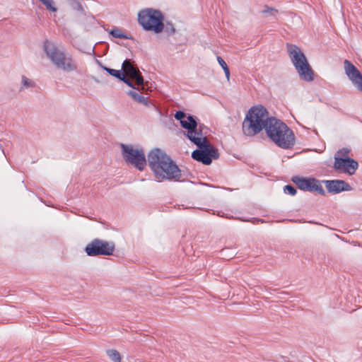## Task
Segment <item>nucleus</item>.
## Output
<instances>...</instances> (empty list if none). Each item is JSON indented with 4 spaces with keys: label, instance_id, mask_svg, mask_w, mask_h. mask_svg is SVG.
<instances>
[{
    "label": "nucleus",
    "instance_id": "f257e3e1",
    "mask_svg": "<svg viewBox=\"0 0 362 362\" xmlns=\"http://www.w3.org/2000/svg\"><path fill=\"white\" fill-rule=\"evenodd\" d=\"M148 162L157 181L181 180L180 169L164 151L160 148L151 150L148 154Z\"/></svg>",
    "mask_w": 362,
    "mask_h": 362
},
{
    "label": "nucleus",
    "instance_id": "f03ea898",
    "mask_svg": "<svg viewBox=\"0 0 362 362\" xmlns=\"http://www.w3.org/2000/svg\"><path fill=\"white\" fill-rule=\"evenodd\" d=\"M43 47L47 57L57 69L66 73L78 71V66L72 54L48 40Z\"/></svg>",
    "mask_w": 362,
    "mask_h": 362
},
{
    "label": "nucleus",
    "instance_id": "7ed1b4c3",
    "mask_svg": "<svg viewBox=\"0 0 362 362\" xmlns=\"http://www.w3.org/2000/svg\"><path fill=\"white\" fill-rule=\"evenodd\" d=\"M267 110L262 105L252 107L243 122V132L246 136H252L267 128L269 120Z\"/></svg>",
    "mask_w": 362,
    "mask_h": 362
},
{
    "label": "nucleus",
    "instance_id": "20e7f679",
    "mask_svg": "<svg viewBox=\"0 0 362 362\" xmlns=\"http://www.w3.org/2000/svg\"><path fill=\"white\" fill-rule=\"evenodd\" d=\"M265 130L267 136L279 147L289 148L294 145L293 132L281 120L271 117Z\"/></svg>",
    "mask_w": 362,
    "mask_h": 362
},
{
    "label": "nucleus",
    "instance_id": "39448f33",
    "mask_svg": "<svg viewBox=\"0 0 362 362\" xmlns=\"http://www.w3.org/2000/svg\"><path fill=\"white\" fill-rule=\"evenodd\" d=\"M289 58L300 78L306 82L314 80V71L300 49L295 45H287Z\"/></svg>",
    "mask_w": 362,
    "mask_h": 362
},
{
    "label": "nucleus",
    "instance_id": "423d86ee",
    "mask_svg": "<svg viewBox=\"0 0 362 362\" xmlns=\"http://www.w3.org/2000/svg\"><path fill=\"white\" fill-rule=\"evenodd\" d=\"M138 22L146 31L158 34L164 29V16L158 9L148 8L138 13Z\"/></svg>",
    "mask_w": 362,
    "mask_h": 362
},
{
    "label": "nucleus",
    "instance_id": "0eeeda50",
    "mask_svg": "<svg viewBox=\"0 0 362 362\" xmlns=\"http://www.w3.org/2000/svg\"><path fill=\"white\" fill-rule=\"evenodd\" d=\"M199 144L196 140L192 141L199 148L192 152V157L204 165H210L212 159L218 158V153L216 148L208 142L205 135L199 138Z\"/></svg>",
    "mask_w": 362,
    "mask_h": 362
},
{
    "label": "nucleus",
    "instance_id": "6e6552de",
    "mask_svg": "<svg viewBox=\"0 0 362 362\" xmlns=\"http://www.w3.org/2000/svg\"><path fill=\"white\" fill-rule=\"evenodd\" d=\"M122 155L124 161L141 171L146 165L144 151L141 148L133 145L121 144Z\"/></svg>",
    "mask_w": 362,
    "mask_h": 362
},
{
    "label": "nucleus",
    "instance_id": "1a4fd4ad",
    "mask_svg": "<svg viewBox=\"0 0 362 362\" xmlns=\"http://www.w3.org/2000/svg\"><path fill=\"white\" fill-rule=\"evenodd\" d=\"M115 250V244L112 242L94 239L89 243L85 251L89 256L111 255Z\"/></svg>",
    "mask_w": 362,
    "mask_h": 362
},
{
    "label": "nucleus",
    "instance_id": "9d476101",
    "mask_svg": "<svg viewBox=\"0 0 362 362\" xmlns=\"http://www.w3.org/2000/svg\"><path fill=\"white\" fill-rule=\"evenodd\" d=\"M293 182L302 190L312 192H316L321 195H325V192L321 185V182L312 177H295L293 178Z\"/></svg>",
    "mask_w": 362,
    "mask_h": 362
},
{
    "label": "nucleus",
    "instance_id": "9b49d317",
    "mask_svg": "<svg viewBox=\"0 0 362 362\" xmlns=\"http://www.w3.org/2000/svg\"><path fill=\"white\" fill-rule=\"evenodd\" d=\"M180 124L183 128L187 129V132H185L184 134L191 141L196 140L199 143V138L204 136L201 127H198L197 122L192 116H187L184 120L182 119Z\"/></svg>",
    "mask_w": 362,
    "mask_h": 362
},
{
    "label": "nucleus",
    "instance_id": "f8f14e48",
    "mask_svg": "<svg viewBox=\"0 0 362 362\" xmlns=\"http://www.w3.org/2000/svg\"><path fill=\"white\" fill-rule=\"evenodd\" d=\"M122 69L123 74L129 80L134 81L136 85L141 86V89L144 88V78L139 71V69L136 67L129 59H126L123 62L122 65Z\"/></svg>",
    "mask_w": 362,
    "mask_h": 362
},
{
    "label": "nucleus",
    "instance_id": "ddd939ff",
    "mask_svg": "<svg viewBox=\"0 0 362 362\" xmlns=\"http://www.w3.org/2000/svg\"><path fill=\"white\" fill-rule=\"evenodd\" d=\"M358 167V163L352 158L334 157V168L339 173L352 175Z\"/></svg>",
    "mask_w": 362,
    "mask_h": 362
},
{
    "label": "nucleus",
    "instance_id": "4468645a",
    "mask_svg": "<svg viewBox=\"0 0 362 362\" xmlns=\"http://www.w3.org/2000/svg\"><path fill=\"white\" fill-rule=\"evenodd\" d=\"M344 69L346 75L354 87L362 92V74L358 69L349 60L344 61Z\"/></svg>",
    "mask_w": 362,
    "mask_h": 362
},
{
    "label": "nucleus",
    "instance_id": "2eb2a0df",
    "mask_svg": "<svg viewBox=\"0 0 362 362\" xmlns=\"http://www.w3.org/2000/svg\"><path fill=\"white\" fill-rule=\"evenodd\" d=\"M323 182L329 193L338 194L344 191H351V187L341 180H324Z\"/></svg>",
    "mask_w": 362,
    "mask_h": 362
},
{
    "label": "nucleus",
    "instance_id": "dca6fc26",
    "mask_svg": "<svg viewBox=\"0 0 362 362\" xmlns=\"http://www.w3.org/2000/svg\"><path fill=\"white\" fill-rule=\"evenodd\" d=\"M103 69L105 70L111 76H113L118 78L120 81H122L124 83H125L127 85H128L129 87H132L134 89H136L133 84V82H132L129 78H127L125 75L122 73L120 70H116L113 69H110L108 67L103 66Z\"/></svg>",
    "mask_w": 362,
    "mask_h": 362
},
{
    "label": "nucleus",
    "instance_id": "f3484780",
    "mask_svg": "<svg viewBox=\"0 0 362 362\" xmlns=\"http://www.w3.org/2000/svg\"><path fill=\"white\" fill-rule=\"evenodd\" d=\"M127 94L136 102L143 104L146 106H148L149 102L148 98L143 96L140 89H136V90H129Z\"/></svg>",
    "mask_w": 362,
    "mask_h": 362
},
{
    "label": "nucleus",
    "instance_id": "a211bd4d",
    "mask_svg": "<svg viewBox=\"0 0 362 362\" xmlns=\"http://www.w3.org/2000/svg\"><path fill=\"white\" fill-rule=\"evenodd\" d=\"M35 83L32 79L26 77L25 76H21V83L19 87V91L23 92L27 89L34 88Z\"/></svg>",
    "mask_w": 362,
    "mask_h": 362
},
{
    "label": "nucleus",
    "instance_id": "6ab92c4d",
    "mask_svg": "<svg viewBox=\"0 0 362 362\" xmlns=\"http://www.w3.org/2000/svg\"><path fill=\"white\" fill-rule=\"evenodd\" d=\"M107 355L113 362H121V356L117 351L115 349L107 350Z\"/></svg>",
    "mask_w": 362,
    "mask_h": 362
},
{
    "label": "nucleus",
    "instance_id": "aec40b11",
    "mask_svg": "<svg viewBox=\"0 0 362 362\" xmlns=\"http://www.w3.org/2000/svg\"><path fill=\"white\" fill-rule=\"evenodd\" d=\"M217 61H218L219 65L223 69L224 73L226 74V78L228 80H229V78H230V71H229V68L228 67L226 63L225 62V61L221 57H217Z\"/></svg>",
    "mask_w": 362,
    "mask_h": 362
},
{
    "label": "nucleus",
    "instance_id": "412c9836",
    "mask_svg": "<svg viewBox=\"0 0 362 362\" xmlns=\"http://www.w3.org/2000/svg\"><path fill=\"white\" fill-rule=\"evenodd\" d=\"M110 33L115 38L128 39L129 37L122 33L119 28H115L110 30Z\"/></svg>",
    "mask_w": 362,
    "mask_h": 362
},
{
    "label": "nucleus",
    "instance_id": "4be33fe9",
    "mask_svg": "<svg viewBox=\"0 0 362 362\" xmlns=\"http://www.w3.org/2000/svg\"><path fill=\"white\" fill-rule=\"evenodd\" d=\"M39 1H41L47 9H49L53 12L57 11V8L54 5L53 0H39Z\"/></svg>",
    "mask_w": 362,
    "mask_h": 362
},
{
    "label": "nucleus",
    "instance_id": "5701e85b",
    "mask_svg": "<svg viewBox=\"0 0 362 362\" xmlns=\"http://www.w3.org/2000/svg\"><path fill=\"white\" fill-rule=\"evenodd\" d=\"M284 193H286L287 194L293 196L296 193V189L292 185H288L284 187Z\"/></svg>",
    "mask_w": 362,
    "mask_h": 362
},
{
    "label": "nucleus",
    "instance_id": "b1692460",
    "mask_svg": "<svg viewBox=\"0 0 362 362\" xmlns=\"http://www.w3.org/2000/svg\"><path fill=\"white\" fill-rule=\"evenodd\" d=\"M277 12H278L277 10L272 8H269V7H266V8L262 11V13L264 14H265L267 16H275L277 13Z\"/></svg>",
    "mask_w": 362,
    "mask_h": 362
},
{
    "label": "nucleus",
    "instance_id": "393cba45",
    "mask_svg": "<svg viewBox=\"0 0 362 362\" xmlns=\"http://www.w3.org/2000/svg\"><path fill=\"white\" fill-rule=\"evenodd\" d=\"M186 115L182 111H177L175 115V118L182 122V119L184 120L186 117Z\"/></svg>",
    "mask_w": 362,
    "mask_h": 362
},
{
    "label": "nucleus",
    "instance_id": "a878e982",
    "mask_svg": "<svg viewBox=\"0 0 362 362\" xmlns=\"http://www.w3.org/2000/svg\"><path fill=\"white\" fill-rule=\"evenodd\" d=\"M349 153V151L346 148H343L341 150H339L335 156H339L340 157V156H347Z\"/></svg>",
    "mask_w": 362,
    "mask_h": 362
},
{
    "label": "nucleus",
    "instance_id": "bb28decb",
    "mask_svg": "<svg viewBox=\"0 0 362 362\" xmlns=\"http://www.w3.org/2000/svg\"><path fill=\"white\" fill-rule=\"evenodd\" d=\"M171 32H172V33H174L175 32V29L173 28L171 29Z\"/></svg>",
    "mask_w": 362,
    "mask_h": 362
},
{
    "label": "nucleus",
    "instance_id": "cd10ccee",
    "mask_svg": "<svg viewBox=\"0 0 362 362\" xmlns=\"http://www.w3.org/2000/svg\"><path fill=\"white\" fill-rule=\"evenodd\" d=\"M226 250H222V252L223 253V252H225Z\"/></svg>",
    "mask_w": 362,
    "mask_h": 362
}]
</instances>
